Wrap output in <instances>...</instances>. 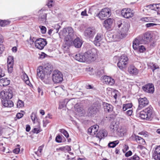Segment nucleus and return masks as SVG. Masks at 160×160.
<instances>
[{"label": "nucleus", "mask_w": 160, "mask_h": 160, "mask_svg": "<svg viewBox=\"0 0 160 160\" xmlns=\"http://www.w3.org/2000/svg\"><path fill=\"white\" fill-rule=\"evenodd\" d=\"M31 118L32 121L34 123L35 122V121L36 118V115L35 114L33 113H32L31 115Z\"/></svg>", "instance_id": "obj_55"}, {"label": "nucleus", "mask_w": 160, "mask_h": 160, "mask_svg": "<svg viewBox=\"0 0 160 160\" xmlns=\"http://www.w3.org/2000/svg\"><path fill=\"white\" fill-rule=\"evenodd\" d=\"M126 36L125 34H123L121 32H117L112 35V37L114 41H118L120 39Z\"/></svg>", "instance_id": "obj_23"}, {"label": "nucleus", "mask_w": 160, "mask_h": 160, "mask_svg": "<svg viewBox=\"0 0 160 160\" xmlns=\"http://www.w3.org/2000/svg\"><path fill=\"white\" fill-rule=\"evenodd\" d=\"M135 139L138 143L142 144H144L145 143L144 140L138 136L135 135Z\"/></svg>", "instance_id": "obj_35"}, {"label": "nucleus", "mask_w": 160, "mask_h": 160, "mask_svg": "<svg viewBox=\"0 0 160 160\" xmlns=\"http://www.w3.org/2000/svg\"><path fill=\"white\" fill-rule=\"evenodd\" d=\"M103 105L104 110L106 112H109L112 110L113 107L112 105L108 103H105Z\"/></svg>", "instance_id": "obj_33"}, {"label": "nucleus", "mask_w": 160, "mask_h": 160, "mask_svg": "<svg viewBox=\"0 0 160 160\" xmlns=\"http://www.w3.org/2000/svg\"><path fill=\"white\" fill-rule=\"evenodd\" d=\"M43 126L45 127L46 125L49 122L48 120L44 119L43 121Z\"/></svg>", "instance_id": "obj_60"}, {"label": "nucleus", "mask_w": 160, "mask_h": 160, "mask_svg": "<svg viewBox=\"0 0 160 160\" xmlns=\"http://www.w3.org/2000/svg\"><path fill=\"white\" fill-rule=\"evenodd\" d=\"M64 148L68 151H70L71 150V147L69 146H66L64 147Z\"/></svg>", "instance_id": "obj_64"}, {"label": "nucleus", "mask_w": 160, "mask_h": 160, "mask_svg": "<svg viewBox=\"0 0 160 160\" xmlns=\"http://www.w3.org/2000/svg\"><path fill=\"white\" fill-rule=\"evenodd\" d=\"M134 50H137L140 53H142L143 52L146 50V49L144 46L141 45L138 47V48L137 49Z\"/></svg>", "instance_id": "obj_39"}, {"label": "nucleus", "mask_w": 160, "mask_h": 160, "mask_svg": "<svg viewBox=\"0 0 160 160\" xmlns=\"http://www.w3.org/2000/svg\"><path fill=\"white\" fill-rule=\"evenodd\" d=\"M154 153L160 154V146H158L156 148Z\"/></svg>", "instance_id": "obj_57"}, {"label": "nucleus", "mask_w": 160, "mask_h": 160, "mask_svg": "<svg viewBox=\"0 0 160 160\" xmlns=\"http://www.w3.org/2000/svg\"><path fill=\"white\" fill-rule=\"evenodd\" d=\"M35 40V39L34 37H32L31 36L29 39L28 41V42L31 45H32L33 44Z\"/></svg>", "instance_id": "obj_49"}, {"label": "nucleus", "mask_w": 160, "mask_h": 160, "mask_svg": "<svg viewBox=\"0 0 160 160\" xmlns=\"http://www.w3.org/2000/svg\"><path fill=\"white\" fill-rule=\"evenodd\" d=\"M43 146H40L39 147L38 151L36 152V154L38 156H40L41 155V153L43 148Z\"/></svg>", "instance_id": "obj_40"}, {"label": "nucleus", "mask_w": 160, "mask_h": 160, "mask_svg": "<svg viewBox=\"0 0 160 160\" xmlns=\"http://www.w3.org/2000/svg\"><path fill=\"white\" fill-rule=\"evenodd\" d=\"M139 157L136 154H135L129 159L130 160H139Z\"/></svg>", "instance_id": "obj_48"}, {"label": "nucleus", "mask_w": 160, "mask_h": 160, "mask_svg": "<svg viewBox=\"0 0 160 160\" xmlns=\"http://www.w3.org/2000/svg\"><path fill=\"white\" fill-rule=\"evenodd\" d=\"M13 96V92L11 88H9L1 92L0 97L2 100H10Z\"/></svg>", "instance_id": "obj_6"}, {"label": "nucleus", "mask_w": 160, "mask_h": 160, "mask_svg": "<svg viewBox=\"0 0 160 160\" xmlns=\"http://www.w3.org/2000/svg\"><path fill=\"white\" fill-rule=\"evenodd\" d=\"M107 135V131L104 130H102L97 132L96 134V137L98 138L99 140V141L101 140L105 136H106Z\"/></svg>", "instance_id": "obj_24"}, {"label": "nucleus", "mask_w": 160, "mask_h": 160, "mask_svg": "<svg viewBox=\"0 0 160 160\" xmlns=\"http://www.w3.org/2000/svg\"><path fill=\"white\" fill-rule=\"evenodd\" d=\"M34 43L35 47L40 50L43 49L47 44L45 39L41 38L36 40Z\"/></svg>", "instance_id": "obj_11"}, {"label": "nucleus", "mask_w": 160, "mask_h": 160, "mask_svg": "<svg viewBox=\"0 0 160 160\" xmlns=\"http://www.w3.org/2000/svg\"><path fill=\"white\" fill-rule=\"evenodd\" d=\"M119 143L118 140H116L113 142H110L108 145V146L110 148H113Z\"/></svg>", "instance_id": "obj_37"}, {"label": "nucleus", "mask_w": 160, "mask_h": 160, "mask_svg": "<svg viewBox=\"0 0 160 160\" xmlns=\"http://www.w3.org/2000/svg\"><path fill=\"white\" fill-rule=\"evenodd\" d=\"M119 94V92L117 90H114L112 93V96L116 100Z\"/></svg>", "instance_id": "obj_41"}, {"label": "nucleus", "mask_w": 160, "mask_h": 160, "mask_svg": "<svg viewBox=\"0 0 160 160\" xmlns=\"http://www.w3.org/2000/svg\"><path fill=\"white\" fill-rule=\"evenodd\" d=\"M63 35L66 36L67 37V41L72 39L73 36V31L71 27H68L64 28L62 30Z\"/></svg>", "instance_id": "obj_9"}, {"label": "nucleus", "mask_w": 160, "mask_h": 160, "mask_svg": "<svg viewBox=\"0 0 160 160\" xmlns=\"http://www.w3.org/2000/svg\"><path fill=\"white\" fill-rule=\"evenodd\" d=\"M148 7L152 10L156 11L158 14L160 12V3L150 4Z\"/></svg>", "instance_id": "obj_26"}, {"label": "nucleus", "mask_w": 160, "mask_h": 160, "mask_svg": "<svg viewBox=\"0 0 160 160\" xmlns=\"http://www.w3.org/2000/svg\"><path fill=\"white\" fill-rule=\"evenodd\" d=\"M118 60L117 65L120 69L123 70L127 67L128 59L126 55L124 54L120 56Z\"/></svg>", "instance_id": "obj_4"}, {"label": "nucleus", "mask_w": 160, "mask_h": 160, "mask_svg": "<svg viewBox=\"0 0 160 160\" xmlns=\"http://www.w3.org/2000/svg\"><path fill=\"white\" fill-rule=\"evenodd\" d=\"M52 80L55 83H58L62 81L63 75L62 73L58 70L54 71L52 75Z\"/></svg>", "instance_id": "obj_8"}, {"label": "nucleus", "mask_w": 160, "mask_h": 160, "mask_svg": "<svg viewBox=\"0 0 160 160\" xmlns=\"http://www.w3.org/2000/svg\"><path fill=\"white\" fill-rule=\"evenodd\" d=\"M138 101L139 102V105L137 110V111L138 110H140L144 107L147 105L149 103L148 101L145 97L139 98Z\"/></svg>", "instance_id": "obj_15"}, {"label": "nucleus", "mask_w": 160, "mask_h": 160, "mask_svg": "<svg viewBox=\"0 0 160 160\" xmlns=\"http://www.w3.org/2000/svg\"><path fill=\"white\" fill-rule=\"evenodd\" d=\"M14 63L13 58L12 56H9L7 59V66L8 72L11 73L12 71Z\"/></svg>", "instance_id": "obj_16"}, {"label": "nucleus", "mask_w": 160, "mask_h": 160, "mask_svg": "<svg viewBox=\"0 0 160 160\" xmlns=\"http://www.w3.org/2000/svg\"><path fill=\"white\" fill-rule=\"evenodd\" d=\"M5 74L4 72L2 71V69L0 68V77H2L4 76Z\"/></svg>", "instance_id": "obj_62"}, {"label": "nucleus", "mask_w": 160, "mask_h": 160, "mask_svg": "<svg viewBox=\"0 0 160 160\" xmlns=\"http://www.w3.org/2000/svg\"><path fill=\"white\" fill-rule=\"evenodd\" d=\"M111 15L110 10L108 8L102 9L98 14L99 18L101 20L104 19Z\"/></svg>", "instance_id": "obj_10"}, {"label": "nucleus", "mask_w": 160, "mask_h": 160, "mask_svg": "<svg viewBox=\"0 0 160 160\" xmlns=\"http://www.w3.org/2000/svg\"><path fill=\"white\" fill-rule=\"evenodd\" d=\"M37 71V76L41 80L43 79L47 75L46 72L43 69L42 66H39L38 68Z\"/></svg>", "instance_id": "obj_17"}, {"label": "nucleus", "mask_w": 160, "mask_h": 160, "mask_svg": "<svg viewBox=\"0 0 160 160\" xmlns=\"http://www.w3.org/2000/svg\"><path fill=\"white\" fill-rule=\"evenodd\" d=\"M99 128V126L97 125L91 126L88 129V134L92 136L95 135L98 131Z\"/></svg>", "instance_id": "obj_19"}, {"label": "nucleus", "mask_w": 160, "mask_h": 160, "mask_svg": "<svg viewBox=\"0 0 160 160\" xmlns=\"http://www.w3.org/2000/svg\"><path fill=\"white\" fill-rule=\"evenodd\" d=\"M102 79L104 80L105 83L106 84L112 85L114 83V79L110 77L104 76L103 77Z\"/></svg>", "instance_id": "obj_25"}, {"label": "nucleus", "mask_w": 160, "mask_h": 160, "mask_svg": "<svg viewBox=\"0 0 160 160\" xmlns=\"http://www.w3.org/2000/svg\"><path fill=\"white\" fill-rule=\"evenodd\" d=\"M113 21V20L111 18L105 20L103 24L104 26L107 29L110 28L112 26Z\"/></svg>", "instance_id": "obj_31"}, {"label": "nucleus", "mask_w": 160, "mask_h": 160, "mask_svg": "<svg viewBox=\"0 0 160 160\" xmlns=\"http://www.w3.org/2000/svg\"><path fill=\"white\" fill-rule=\"evenodd\" d=\"M62 138L60 135L57 136L56 138V141L60 143L62 142Z\"/></svg>", "instance_id": "obj_50"}, {"label": "nucleus", "mask_w": 160, "mask_h": 160, "mask_svg": "<svg viewBox=\"0 0 160 160\" xmlns=\"http://www.w3.org/2000/svg\"><path fill=\"white\" fill-rule=\"evenodd\" d=\"M151 68L153 72L155 70L158 68L159 67L155 63H152V64L151 65Z\"/></svg>", "instance_id": "obj_47"}, {"label": "nucleus", "mask_w": 160, "mask_h": 160, "mask_svg": "<svg viewBox=\"0 0 160 160\" xmlns=\"http://www.w3.org/2000/svg\"><path fill=\"white\" fill-rule=\"evenodd\" d=\"M117 125L116 124L115 125L111 124L110 126V128L111 130L113 132H114L117 129Z\"/></svg>", "instance_id": "obj_44"}, {"label": "nucleus", "mask_w": 160, "mask_h": 160, "mask_svg": "<svg viewBox=\"0 0 160 160\" xmlns=\"http://www.w3.org/2000/svg\"><path fill=\"white\" fill-rule=\"evenodd\" d=\"M74 58L77 61L80 62H84L86 61L85 54H76L74 57Z\"/></svg>", "instance_id": "obj_29"}, {"label": "nucleus", "mask_w": 160, "mask_h": 160, "mask_svg": "<svg viewBox=\"0 0 160 160\" xmlns=\"http://www.w3.org/2000/svg\"><path fill=\"white\" fill-rule=\"evenodd\" d=\"M2 102L3 105L5 107L11 108L14 105L13 102L9 100H2Z\"/></svg>", "instance_id": "obj_27"}, {"label": "nucleus", "mask_w": 160, "mask_h": 160, "mask_svg": "<svg viewBox=\"0 0 160 160\" xmlns=\"http://www.w3.org/2000/svg\"><path fill=\"white\" fill-rule=\"evenodd\" d=\"M140 37L143 43H148L150 42L152 40V35L149 32H145Z\"/></svg>", "instance_id": "obj_13"}, {"label": "nucleus", "mask_w": 160, "mask_h": 160, "mask_svg": "<svg viewBox=\"0 0 160 160\" xmlns=\"http://www.w3.org/2000/svg\"><path fill=\"white\" fill-rule=\"evenodd\" d=\"M134 12L130 8H123L121 11L122 15L124 18H128L132 17L133 15Z\"/></svg>", "instance_id": "obj_12"}, {"label": "nucleus", "mask_w": 160, "mask_h": 160, "mask_svg": "<svg viewBox=\"0 0 160 160\" xmlns=\"http://www.w3.org/2000/svg\"><path fill=\"white\" fill-rule=\"evenodd\" d=\"M98 107L97 104H93L89 108L88 113L91 115L95 114L98 111Z\"/></svg>", "instance_id": "obj_22"}, {"label": "nucleus", "mask_w": 160, "mask_h": 160, "mask_svg": "<svg viewBox=\"0 0 160 160\" xmlns=\"http://www.w3.org/2000/svg\"><path fill=\"white\" fill-rule=\"evenodd\" d=\"M24 77H25L24 79L25 80V81L26 83L27 84L29 85L30 82L29 80V78L28 77L26 74L24 76Z\"/></svg>", "instance_id": "obj_52"}, {"label": "nucleus", "mask_w": 160, "mask_h": 160, "mask_svg": "<svg viewBox=\"0 0 160 160\" xmlns=\"http://www.w3.org/2000/svg\"><path fill=\"white\" fill-rule=\"evenodd\" d=\"M152 107L149 106L140 112L139 116L142 119L147 120H151L152 118Z\"/></svg>", "instance_id": "obj_2"}, {"label": "nucleus", "mask_w": 160, "mask_h": 160, "mask_svg": "<svg viewBox=\"0 0 160 160\" xmlns=\"http://www.w3.org/2000/svg\"><path fill=\"white\" fill-rule=\"evenodd\" d=\"M41 131L40 128H34L33 130V132L34 133L38 134L41 132Z\"/></svg>", "instance_id": "obj_53"}, {"label": "nucleus", "mask_w": 160, "mask_h": 160, "mask_svg": "<svg viewBox=\"0 0 160 160\" xmlns=\"http://www.w3.org/2000/svg\"><path fill=\"white\" fill-rule=\"evenodd\" d=\"M154 158L156 160H160V154L154 153L153 154Z\"/></svg>", "instance_id": "obj_46"}, {"label": "nucleus", "mask_w": 160, "mask_h": 160, "mask_svg": "<svg viewBox=\"0 0 160 160\" xmlns=\"http://www.w3.org/2000/svg\"><path fill=\"white\" fill-rule=\"evenodd\" d=\"M143 43L142 41L141 38L140 36L137 37L135 38L133 42L132 47L134 49H137L138 47L140 44Z\"/></svg>", "instance_id": "obj_21"}, {"label": "nucleus", "mask_w": 160, "mask_h": 160, "mask_svg": "<svg viewBox=\"0 0 160 160\" xmlns=\"http://www.w3.org/2000/svg\"><path fill=\"white\" fill-rule=\"evenodd\" d=\"M60 132L63 133V135L66 138H68L69 137V134L68 132L63 129H61L60 130Z\"/></svg>", "instance_id": "obj_43"}, {"label": "nucleus", "mask_w": 160, "mask_h": 160, "mask_svg": "<svg viewBox=\"0 0 160 160\" xmlns=\"http://www.w3.org/2000/svg\"><path fill=\"white\" fill-rule=\"evenodd\" d=\"M42 80L45 83L50 84L52 82L50 74H47L44 78Z\"/></svg>", "instance_id": "obj_34"}, {"label": "nucleus", "mask_w": 160, "mask_h": 160, "mask_svg": "<svg viewBox=\"0 0 160 160\" xmlns=\"http://www.w3.org/2000/svg\"><path fill=\"white\" fill-rule=\"evenodd\" d=\"M98 52V50L95 48H93L85 52L84 54L86 61L89 62L94 61L96 59Z\"/></svg>", "instance_id": "obj_1"}, {"label": "nucleus", "mask_w": 160, "mask_h": 160, "mask_svg": "<svg viewBox=\"0 0 160 160\" xmlns=\"http://www.w3.org/2000/svg\"><path fill=\"white\" fill-rule=\"evenodd\" d=\"M39 27L40 29L41 32L42 34H45L46 33L47 29L45 27L43 26H40Z\"/></svg>", "instance_id": "obj_42"}, {"label": "nucleus", "mask_w": 160, "mask_h": 160, "mask_svg": "<svg viewBox=\"0 0 160 160\" xmlns=\"http://www.w3.org/2000/svg\"><path fill=\"white\" fill-rule=\"evenodd\" d=\"M132 107V104L131 103L123 104V105L122 110L123 111H125L128 109L131 108Z\"/></svg>", "instance_id": "obj_36"}, {"label": "nucleus", "mask_w": 160, "mask_h": 160, "mask_svg": "<svg viewBox=\"0 0 160 160\" xmlns=\"http://www.w3.org/2000/svg\"><path fill=\"white\" fill-rule=\"evenodd\" d=\"M157 24L154 23H148L146 24V26L147 28L152 27L154 26H156Z\"/></svg>", "instance_id": "obj_54"}, {"label": "nucleus", "mask_w": 160, "mask_h": 160, "mask_svg": "<svg viewBox=\"0 0 160 160\" xmlns=\"http://www.w3.org/2000/svg\"><path fill=\"white\" fill-rule=\"evenodd\" d=\"M10 22L9 21L6 20H2L0 22V26L2 27H4L6 25L9 24Z\"/></svg>", "instance_id": "obj_38"}, {"label": "nucleus", "mask_w": 160, "mask_h": 160, "mask_svg": "<svg viewBox=\"0 0 160 160\" xmlns=\"http://www.w3.org/2000/svg\"><path fill=\"white\" fill-rule=\"evenodd\" d=\"M132 154V152L131 151H129L125 154V156L126 157H128Z\"/></svg>", "instance_id": "obj_61"}, {"label": "nucleus", "mask_w": 160, "mask_h": 160, "mask_svg": "<svg viewBox=\"0 0 160 160\" xmlns=\"http://www.w3.org/2000/svg\"><path fill=\"white\" fill-rule=\"evenodd\" d=\"M132 113V109H129L126 112V114L128 116H131Z\"/></svg>", "instance_id": "obj_58"}, {"label": "nucleus", "mask_w": 160, "mask_h": 160, "mask_svg": "<svg viewBox=\"0 0 160 160\" xmlns=\"http://www.w3.org/2000/svg\"><path fill=\"white\" fill-rule=\"evenodd\" d=\"M56 28H54L53 29V31L54 32L57 33L58 32L59 28H60V26L58 25H56L55 26Z\"/></svg>", "instance_id": "obj_51"}, {"label": "nucleus", "mask_w": 160, "mask_h": 160, "mask_svg": "<svg viewBox=\"0 0 160 160\" xmlns=\"http://www.w3.org/2000/svg\"><path fill=\"white\" fill-rule=\"evenodd\" d=\"M10 81L8 80L7 78H2L0 79V86L5 87L9 85Z\"/></svg>", "instance_id": "obj_32"}, {"label": "nucleus", "mask_w": 160, "mask_h": 160, "mask_svg": "<svg viewBox=\"0 0 160 160\" xmlns=\"http://www.w3.org/2000/svg\"><path fill=\"white\" fill-rule=\"evenodd\" d=\"M116 24L119 28H121L120 32L123 34H125L126 36L128 31L129 25L127 22H124L123 20L119 19Z\"/></svg>", "instance_id": "obj_3"}, {"label": "nucleus", "mask_w": 160, "mask_h": 160, "mask_svg": "<svg viewBox=\"0 0 160 160\" xmlns=\"http://www.w3.org/2000/svg\"><path fill=\"white\" fill-rule=\"evenodd\" d=\"M103 38V35L102 33H98L94 38V40L93 41V43L97 46H100L101 42Z\"/></svg>", "instance_id": "obj_14"}, {"label": "nucleus", "mask_w": 160, "mask_h": 160, "mask_svg": "<svg viewBox=\"0 0 160 160\" xmlns=\"http://www.w3.org/2000/svg\"><path fill=\"white\" fill-rule=\"evenodd\" d=\"M53 1L52 0H50L47 4V5L49 8H51L52 6Z\"/></svg>", "instance_id": "obj_56"}, {"label": "nucleus", "mask_w": 160, "mask_h": 160, "mask_svg": "<svg viewBox=\"0 0 160 160\" xmlns=\"http://www.w3.org/2000/svg\"><path fill=\"white\" fill-rule=\"evenodd\" d=\"M23 116V114L21 113H18L16 115V117L18 119L21 118Z\"/></svg>", "instance_id": "obj_59"}, {"label": "nucleus", "mask_w": 160, "mask_h": 160, "mask_svg": "<svg viewBox=\"0 0 160 160\" xmlns=\"http://www.w3.org/2000/svg\"><path fill=\"white\" fill-rule=\"evenodd\" d=\"M73 45L76 48H80L82 44V39L78 37H77L73 42Z\"/></svg>", "instance_id": "obj_28"}, {"label": "nucleus", "mask_w": 160, "mask_h": 160, "mask_svg": "<svg viewBox=\"0 0 160 160\" xmlns=\"http://www.w3.org/2000/svg\"><path fill=\"white\" fill-rule=\"evenodd\" d=\"M47 10L42 8L38 12V21L39 23L42 24H46L47 23Z\"/></svg>", "instance_id": "obj_5"}, {"label": "nucleus", "mask_w": 160, "mask_h": 160, "mask_svg": "<svg viewBox=\"0 0 160 160\" xmlns=\"http://www.w3.org/2000/svg\"><path fill=\"white\" fill-rule=\"evenodd\" d=\"M20 151V149L19 148H17L13 150V152L16 154H18Z\"/></svg>", "instance_id": "obj_63"}, {"label": "nucleus", "mask_w": 160, "mask_h": 160, "mask_svg": "<svg viewBox=\"0 0 160 160\" xmlns=\"http://www.w3.org/2000/svg\"><path fill=\"white\" fill-rule=\"evenodd\" d=\"M43 69L45 71L47 74H50L53 71V67L50 63L45 64L42 66Z\"/></svg>", "instance_id": "obj_20"}, {"label": "nucleus", "mask_w": 160, "mask_h": 160, "mask_svg": "<svg viewBox=\"0 0 160 160\" xmlns=\"http://www.w3.org/2000/svg\"><path fill=\"white\" fill-rule=\"evenodd\" d=\"M17 106L18 108H20L24 106L23 102L21 100H19L17 102Z\"/></svg>", "instance_id": "obj_45"}, {"label": "nucleus", "mask_w": 160, "mask_h": 160, "mask_svg": "<svg viewBox=\"0 0 160 160\" xmlns=\"http://www.w3.org/2000/svg\"><path fill=\"white\" fill-rule=\"evenodd\" d=\"M143 91L149 93H153L154 91V85L152 84L148 83L142 87Z\"/></svg>", "instance_id": "obj_18"}, {"label": "nucleus", "mask_w": 160, "mask_h": 160, "mask_svg": "<svg viewBox=\"0 0 160 160\" xmlns=\"http://www.w3.org/2000/svg\"><path fill=\"white\" fill-rule=\"evenodd\" d=\"M96 32V30L94 28L89 27L85 30L84 32V35L87 38L92 39Z\"/></svg>", "instance_id": "obj_7"}, {"label": "nucleus", "mask_w": 160, "mask_h": 160, "mask_svg": "<svg viewBox=\"0 0 160 160\" xmlns=\"http://www.w3.org/2000/svg\"><path fill=\"white\" fill-rule=\"evenodd\" d=\"M128 71L130 74L133 75H136L138 73V71L133 66H130L128 68Z\"/></svg>", "instance_id": "obj_30"}]
</instances>
